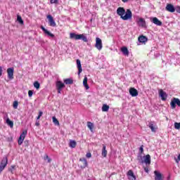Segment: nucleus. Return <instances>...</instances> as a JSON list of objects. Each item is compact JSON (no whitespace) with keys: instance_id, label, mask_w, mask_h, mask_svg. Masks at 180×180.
<instances>
[{"instance_id":"nucleus-43","label":"nucleus","mask_w":180,"mask_h":180,"mask_svg":"<svg viewBox=\"0 0 180 180\" xmlns=\"http://www.w3.org/2000/svg\"><path fill=\"white\" fill-rule=\"evenodd\" d=\"M143 169L145 171V172H147V174H148V167H143Z\"/></svg>"},{"instance_id":"nucleus-23","label":"nucleus","mask_w":180,"mask_h":180,"mask_svg":"<svg viewBox=\"0 0 180 180\" xmlns=\"http://www.w3.org/2000/svg\"><path fill=\"white\" fill-rule=\"evenodd\" d=\"M83 85L86 89H89V85H88V77H86V76H85L83 79Z\"/></svg>"},{"instance_id":"nucleus-10","label":"nucleus","mask_w":180,"mask_h":180,"mask_svg":"<svg viewBox=\"0 0 180 180\" xmlns=\"http://www.w3.org/2000/svg\"><path fill=\"white\" fill-rule=\"evenodd\" d=\"M127 176H128L129 180H136V175H134V172H133V170L129 169L127 173Z\"/></svg>"},{"instance_id":"nucleus-29","label":"nucleus","mask_w":180,"mask_h":180,"mask_svg":"<svg viewBox=\"0 0 180 180\" xmlns=\"http://www.w3.org/2000/svg\"><path fill=\"white\" fill-rule=\"evenodd\" d=\"M109 108L108 104H103L102 106V112H109Z\"/></svg>"},{"instance_id":"nucleus-21","label":"nucleus","mask_w":180,"mask_h":180,"mask_svg":"<svg viewBox=\"0 0 180 180\" xmlns=\"http://www.w3.org/2000/svg\"><path fill=\"white\" fill-rule=\"evenodd\" d=\"M101 155H103V157L104 158H106V157H108V150H106V146L105 145H103V149H102V153Z\"/></svg>"},{"instance_id":"nucleus-35","label":"nucleus","mask_w":180,"mask_h":180,"mask_svg":"<svg viewBox=\"0 0 180 180\" xmlns=\"http://www.w3.org/2000/svg\"><path fill=\"white\" fill-rule=\"evenodd\" d=\"M19 105V103L18 101H14L13 103V107L14 109H18V106Z\"/></svg>"},{"instance_id":"nucleus-33","label":"nucleus","mask_w":180,"mask_h":180,"mask_svg":"<svg viewBox=\"0 0 180 180\" xmlns=\"http://www.w3.org/2000/svg\"><path fill=\"white\" fill-rule=\"evenodd\" d=\"M34 86L36 89H40V83H39V82H35L34 83Z\"/></svg>"},{"instance_id":"nucleus-7","label":"nucleus","mask_w":180,"mask_h":180,"mask_svg":"<svg viewBox=\"0 0 180 180\" xmlns=\"http://www.w3.org/2000/svg\"><path fill=\"white\" fill-rule=\"evenodd\" d=\"M48 20H49V26H52V27H56L57 24H56V21H54V18L51 15H48L46 16Z\"/></svg>"},{"instance_id":"nucleus-24","label":"nucleus","mask_w":180,"mask_h":180,"mask_svg":"<svg viewBox=\"0 0 180 180\" xmlns=\"http://www.w3.org/2000/svg\"><path fill=\"white\" fill-rule=\"evenodd\" d=\"M148 39L146 38V36H144V35H141V36H140L139 37V41L140 42V43H146V42H147V41H148Z\"/></svg>"},{"instance_id":"nucleus-25","label":"nucleus","mask_w":180,"mask_h":180,"mask_svg":"<svg viewBox=\"0 0 180 180\" xmlns=\"http://www.w3.org/2000/svg\"><path fill=\"white\" fill-rule=\"evenodd\" d=\"M64 82L66 85H72V84H74V80L71 78L65 79Z\"/></svg>"},{"instance_id":"nucleus-50","label":"nucleus","mask_w":180,"mask_h":180,"mask_svg":"<svg viewBox=\"0 0 180 180\" xmlns=\"http://www.w3.org/2000/svg\"><path fill=\"white\" fill-rule=\"evenodd\" d=\"M171 179V177L169 176L168 177H167V180H169Z\"/></svg>"},{"instance_id":"nucleus-15","label":"nucleus","mask_w":180,"mask_h":180,"mask_svg":"<svg viewBox=\"0 0 180 180\" xmlns=\"http://www.w3.org/2000/svg\"><path fill=\"white\" fill-rule=\"evenodd\" d=\"M79 161L82 162L80 165L81 168H86V167H88V162L85 158H80Z\"/></svg>"},{"instance_id":"nucleus-28","label":"nucleus","mask_w":180,"mask_h":180,"mask_svg":"<svg viewBox=\"0 0 180 180\" xmlns=\"http://www.w3.org/2000/svg\"><path fill=\"white\" fill-rule=\"evenodd\" d=\"M6 123L11 127V129H13V122L11 121L9 118H7Z\"/></svg>"},{"instance_id":"nucleus-40","label":"nucleus","mask_w":180,"mask_h":180,"mask_svg":"<svg viewBox=\"0 0 180 180\" xmlns=\"http://www.w3.org/2000/svg\"><path fill=\"white\" fill-rule=\"evenodd\" d=\"M86 157L87 158H91V157H92V155L91 154V153H86Z\"/></svg>"},{"instance_id":"nucleus-22","label":"nucleus","mask_w":180,"mask_h":180,"mask_svg":"<svg viewBox=\"0 0 180 180\" xmlns=\"http://www.w3.org/2000/svg\"><path fill=\"white\" fill-rule=\"evenodd\" d=\"M138 25L141 26V27H144L146 26V20L144 18H139V20L137 21Z\"/></svg>"},{"instance_id":"nucleus-16","label":"nucleus","mask_w":180,"mask_h":180,"mask_svg":"<svg viewBox=\"0 0 180 180\" xmlns=\"http://www.w3.org/2000/svg\"><path fill=\"white\" fill-rule=\"evenodd\" d=\"M129 94L133 97L137 96L139 95V91L134 87H131L129 89Z\"/></svg>"},{"instance_id":"nucleus-9","label":"nucleus","mask_w":180,"mask_h":180,"mask_svg":"<svg viewBox=\"0 0 180 180\" xmlns=\"http://www.w3.org/2000/svg\"><path fill=\"white\" fill-rule=\"evenodd\" d=\"M95 47L97 49V50H101L103 47L102 45V39L98 37L96 39Z\"/></svg>"},{"instance_id":"nucleus-20","label":"nucleus","mask_w":180,"mask_h":180,"mask_svg":"<svg viewBox=\"0 0 180 180\" xmlns=\"http://www.w3.org/2000/svg\"><path fill=\"white\" fill-rule=\"evenodd\" d=\"M144 162L146 165H150L151 164V156H150V155H146L145 156Z\"/></svg>"},{"instance_id":"nucleus-48","label":"nucleus","mask_w":180,"mask_h":180,"mask_svg":"<svg viewBox=\"0 0 180 180\" xmlns=\"http://www.w3.org/2000/svg\"><path fill=\"white\" fill-rule=\"evenodd\" d=\"M41 117H40L39 115H38V116L37 117V121H39Z\"/></svg>"},{"instance_id":"nucleus-18","label":"nucleus","mask_w":180,"mask_h":180,"mask_svg":"<svg viewBox=\"0 0 180 180\" xmlns=\"http://www.w3.org/2000/svg\"><path fill=\"white\" fill-rule=\"evenodd\" d=\"M77 65V69H78V75H81V72H82V65H81V60L79 59H77L76 60Z\"/></svg>"},{"instance_id":"nucleus-1","label":"nucleus","mask_w":180,"mask_h":180,"mask_svg":"<svg viewBox=\"0 0 180 180\" xmlns=\"http://www.w3.org/2000/svg\"><path fill=\"white\" fill-rule=\"evenodd\" d=\"M117 14L118 16H120V18L122 19V20H129L133 18L131 10L127 9L126 11L123 7H119L117 9Z\"/></svg>"},{"instance_id":"nucleus-39","label":"nucleus","mask_w":180,"mask_h":180,"mask_svg":"<svg viewBox=\"0 0 180 180\" xmlns=\"http://www.w3.org/2000/svg\"><path fill=\"white\" fill-rule=\"evenodd\" d=\"M51 4H58V0H51Z\"/></svg>"},{"instance_id":"nucleus-4","label":"nucleus","mask_w":180,"mask_h":180,"mask_svg":"<svg viewBox=\"0 0 180 180\" xmlns=\"http://www.w3.org/2000/svg\"><path fill=\"white\" fill-rule=\"evenodd\" d=\"M65 88V84L63 83L61 81H58L56 82V89L58 91V94H61V91H63V89Z\"/></svg>"},{"instance_id":"nucleus-38","label":"nucleus","mask_w":180,"mask_h":180,"mask_svg":"<svg viewBox=\"0 0 180 180\" xmlns=\"http://www.w3.org/2000/svg\"><path fill=\"white\" fill-rule=\"evenodd\" d=\"M44 160H48V162H51V159L49 158V155H46Z\"/></svg>"},{"instance_id":"nucleus-44","label":"nucleus","mask_w":180,"mask_h":180,"mask_svg":"<svg viewBox=\"0 0 180 180\" xmlns=\"http://www.w3.org/2000/svg\"><path fill=\"white\" fill-rule=\"evenodd\" d=\"M38 116H39L40 117H41L43 116V111H39Z\"/></svg>"},{"instance_id":"nucleus-26","label":"nucleus","mask_w":180,"mask_h":180,"mask_svg":"<svg viewBox=\"0 0 180 180\" xmlns=\"http://www.w3.org/2000/svg\"><path fill=\"white\" fill-rule=\"evenodd\" d=\"M121 51L124 54V56H129V49H127V47L126 46L122 47Z\"/></svg>"},{"instance_id":"nucleus-17","label":"nucleus","mask_w":180,"mask_h":180,"mask_svg":"<svg viewBox=\"0 0 180 180\" xmlns=\"http://www.w3.org/2000/svg\"><path fill=\"white\" fill-rule=\"evenodd\" d=\"M41 29L43 30L44 33L47 34V36H49V37H54V34L47 30L43 25L41 26Z\"/></svg>"},{"instance_id":"nucleus-49","label":"nucleus","mask_w":180,"mask_h":180,"mask_svg":"<svg viewBox=\"0 0 180 180\" xmlns=\"http://www.w3.org/2000/svg\"><path fill=\"white\" fill-rule=\"evenodd\" d=\"M122 2H124V4H126V2H129V0H122Z\"/></svg>"},{"instance_id":"nucleus-8","label":"nucleus","mask_w":180,"mask_h":180,"mask_svg":"<svg viewBox=\"0 0 180 180\" xmlns=\"http://www.w3.org/2000/svg\"><path fill=\"white\" fill-rule=\"evenodd\" d=\"M148 127H150L153 133H155V131H157V129H158V127H157V124L155 122H150L148 123Z\"/></svg>"},{"instance_id":"nucleus-45","label":"nucleus","mask_w":180,"mask_h":180,"mask_svg":"<svg viewBox=\"0 0 180 180\" xmlns=\"http://www.w3.org/2000/svg\"><path fill=\"white\" fill-rule=\"evenodd\" d=\"M35 126H37V127L40 126V121H36Z\"/></svg>"},{"instance_id":"nucleus-42","label":"nucleus","mask_w":180,"mask_h":180,"mask_svg":"<svg viewBox=\"0 0 180 180\" xmlns=\"http://www.w3.org/2000/svg\"><path fill=\"white\" fill-rule=\"evenodd\" d=\"M15 166H11V169H10V172H11V174H13V169H15Z\"/></svg>"},{"instance_id":"nucleus-47","label":"nucleus","mask_w":180,"mask_h":180,"mask_svg":"<svg viewBox=\"0 0 180 180\" xmlns=\"http://www.w3.org/2000/svg\"><path fill=\"white\" fill-rule=\"evenodd\" d=\"M2 76V67L0 66V77Z\"/></svg>"},{"instance_id":"nucleus-2","label":"nucleus","mask_w":180,"mask_h":180,"mask_svg":"<svg viewBox=\"0 0 180 180\" xmlns=\"http://www.w3.org/2000/svg\"><path fill=\"white\" fill-rule=\"evenodd\" d=\"M70 39H75V40H83L84 43H88V38L84 34H75L72 32L70 34Z\"/></svg>"},{"instance_id":"nucleus-6","label":"nucleus","mask_w":180,"mask_h":180,"mask_svg":"<svg viewBox=\"0 0 180 180\" xmlns=\"http://www.w3.org/2000/svg\"><path fill=\"white\" fill-rule=\"evenodd\" d=\"M8 165V158H4L0 163V172H2Z\"/></svg>"},{"instance_id":"nucleus-51","label":"nucleus","mask_w":180,"mask_h":180,"mask_svg":"<svg viewBox=\"0 0 180 180\" xmlns=\"http://www.w3.org/2000/svg\"><path fill=\"white\" fill-rule=\"evenodd\" d=\"M176 162H177V163L179 162L178 160H177V159H176Z\"/></svg>"},{"instance_id":"nucleus-34","label":"nucleus","mask_w":180,"mask_h":180,"mask_svg":"<svg viewBox=\"0 0 180 180\" xmlns=\"http://www.w3.org/2000/svg\"><path fill=\"white\" fill-rule=\"evenodd\" d=\"M174 127L176 130H179L180 129V122H175Z\"/></svg>"},{"instance_id":"nucleus-46","label":"nucleus","mask_w":180,"mask_h":180,"mask_svg":"<svg viewBox=\"0 0 180 180\" xmlns=\"http://www.w3.org/2000/svg\"><path fill=\"white\" fill-rule=\"evenodd\" d=\"M8 141H13V138L12 137L8 138Z\"/></svg>"},{"instance_id":"nucleus-5","label":"nucleus","mask_w":180,"mask_h":180,"mask_svg":"<svg viewBox=\"0 0 180 180\" xmlns=\"http://www.w3.org/2000/svg\"><path fill=\"white\" fill-rule=\"evenodd\" d=\"M26 134H27V131L25 130L22 131V133L20 135V137L18 139V146H22L25 138L26 137Z\"/></svg>"},{"instance_id":"nucleus-3","label":"nucleus","mask_w":180,"mask_h":180,"mask_svg":"<svg viewBox=\"0 0 180 180\" xmlns=\"http://www.w3.org/2000/svg\"><path fill=\"white\" fill-rule=\"evenodd\" d=\"M176 105L177 106H180V100L179 98H174L170 103L172 109H175V108H176Z\"/></svg>"},{"instance_id":"nucleus-14","label":"nucleus","mask_w":180,"mask_h":180,"mask_svg":"<svg viewBox=\"0 0 180 180\" xmlns=\"http://www.w3.org/2000/svg\"><path fill=\"white\" fill-rule=\"evenodd\" d=\"M13 68H9L7 69V74L8 79H13Z\"/></svg>"},{"instance_id":"nucleus-30","label":"nucleus","mask_w":180,"mask_h":180,"mask_svg":"<svg viewBox=\"0 0 180 180\" xmlns=\"http://www.w3.org/2000/svg\"><path fill=\"white\" fill-rule=\"evenodd\" d=\"M87 127L91 131H94V124L91 122H87Z\"/></svg>"},{"instance_id":"nucleus-37","label":"nucleus","mask_w":180,"mask_h":180,"mask_svg":"<svg viewBox=\"0 0 180 180\" xmlns=\"http://www.w3.org/2000/svg\"><path fill=\"white\" fill-rule=\"evenodd\" d=\"M28 96L30 98H32V96H33V91H32V90L28 91Z\"/></svg>"},{"instance_id":"nucleus-19","label":"nucleus","mask_w":180,"mask_h":180,"mask_svg":"<svg viewBox=\"0 0 180 180\" xmlns=\"http://www.w3.org/2000/svg\"><path fill=\"white\" fill-rule=\"evenodd\" d=\"M152 22L154 23V25H156V26H162V22L160 21V20H158V18L156 17H154L152 19Z\"/></svg>"},{"instance_id":"nucleus-41","label":"nucleus","mask_w":180,"mask_h":180,"mask_svg":"<svg viewBox=\"0 0 180 180\" xmlns=\"http://www.w3.org/2000/svg\"><path fill=\"white\" fill-rule=\"evenodd\" d=\"M176 11L178 13H180V6H176Z\"/></svg>"},{"instance_id":"nucleus-27","label":"nucleus","mask_w":180,"mask_h":180,"mask_svg":"<svg viewBox=\"0 0 180 180\" xmlns=\"http://www.w3.org/2000/svg\"><path fill=\"white\" fill-rule=\"evenodd\" d=\"M69 146L71 148H75V147H77V142L75 141L70 140Z\"/></svg>"},{"instance_id":"nucleus-36","label":"nucleus","mask_w":180,"mask_h":180,"mask_svg":"<svg viewBox=\"0 0 180 180\" xmlns=\"http://www.w3.org/2000/svg\"><path fill=\"white\" fill-rule=\"evenodd\" d=\"M144 146H141V147L139 148V151L141 153V154H143V153H144Z\"/></svg>"},{"instance_id":"nucleus-31","label":"nucleus","mask_w":180,"mask_h":180,"mask_svg":"<svg viewBox=\"0 0 180 180\" xmlns=\"http://www.w3.org/2000/svg\"><path fill=\"white\" fill-rule=\"evenodd\" d=\"M52 120H53L55 126H60V122H58V120H57V118H56V117H53Z\"/></svg>"},{"instance_id":"nucleus-13","label":"nucleus","mask_w":180,"mask_h":180,"mask_svg":"<svg viewBox=\"0 0 180 180\" xmlns=\"http://www.w3.org/2000/svg\"><path fill=\"white\" fill-rule=\"evenodd\" d=\"M166 11H167V12H171L172 13H174V12H175L176 11V8L174 6V5L171 4H167L166 6Z\"/></svg>"},{"instance_id":"nucleus-11","label":"nucleus","mask_w":180,"mask_h":180,"mask_svg":"<svg viewBox=\"0 0 180 180\" xmlns=\"http://www.w3.org/2000/svg\"><path fill=\"white\" fill-rule=\"evenodd\" d=\"M155 174V180H164V175L161 174V172L155 170L154 172Z\"/></svg>"},{"instance_id":"nucleus-12","label":"nucleus","mask_w":180,"mask_h":180,"mask_svg":"<svg viewBox=\"0 0 180 180\" xmlns=\"http://www.w3.org/2000/svg\"><path fill=\"white\" fill-rule=\"evenodd\" d=\"M159 96H160L162 101H167V95L162 89H159Z\"/></svg>"},{"instance_id":"nucleus-32","label":"nucleus","mask_w":180,"mask_h":180,"mask_svg":"<svg viewBox=\"0 0 180 180\" xmlns=\"http://www.w3.org/2000/svg\"><path fill=\"white\" fill-rule=\"evenodd\" d=\"M17 20L20 25H23V20L22 19V17L20 15L17 16Z\"/></svg>"}]
</instances>
